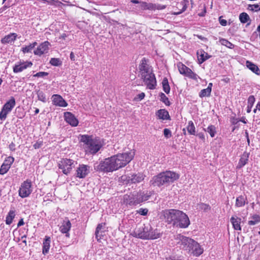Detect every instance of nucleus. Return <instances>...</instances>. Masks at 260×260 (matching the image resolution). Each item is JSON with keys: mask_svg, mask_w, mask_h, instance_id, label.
<instances>
[{"mask_svg": "<svg viewBox=\"0 0 260 260\" xmlns=\"http://www.w3.org/2000/svg\"><path fill=\"white\" fill-rule=\"evenodd\" d=\"M134 150H131L122 153H118L101 161L94 168L104 172H112L124 167L134 158Z\"/></svg>", "mask_w": 260, "mask_h": 260, "instance_id": "nucleus-1", "label": "nucleus"}, {"mask_svg": "<svg viewBox=\"0 0 260 260\" xmlns=\"http://www.w3.org/2000/svg\"><path fill=\"white\" fill-rule=\"evenodd\" d=\"M177 243L184 250L194 256H198L203 252V249L200 244L193 239L181 235L177 236Z\"/></svg>", "mask_w": 260, "mask_h": 260, "instance_id": "nucleus-2", "label": "nucleus"}, {"mask_svg": "<svg viewBox=\"0 0 260 260\" xmlns=\"http://www.w3.org/2000/svg\"><path fill=\"white\" fill-rule=\"evenodd\" d=\"M131 235L134 237L146 240L156 239L161 236L159 231L153 228L149 224L137 226Z\"/></svg>", "mask_w": 260, "mask_h": 260, "instance_id": "nucleus-3", "label": "nucleus"}, {"mask_svg": "<svg viewBox=\"0 0 260 260\" xmlns=\"http://www.w3.org/2000/svg\"><path fill=\"white\" fill-rule=\"evenodd\" d=\"M139 70L141 79H143L145 85L150 89H153L156 85V81L152 69L147 64L145 58L141 60L139 65Z\"/></svg>", "mask_w": 260, "mask_h": 260, "instance_id": "nucleus-4", "label": "nucleus"}, {"mask_svg": "<svg viewBox=\"0 0 260 260\" xmlns=\"http://www.w3.org/2000/svg\"><path fill=\"white\" fill-rule=\"evenodd\" d=\"M80 141L83 143V148L87 153H96L103 145L102 141L100 138L86 135L80 136Z\"/></svg>", "mask_w": 260, "mask_h": 260, "instance_id": "nucleus-5", "label": "nucleus"}, {"mask_svg": "<svg viewBox=\"0 0 260 260\" xmlns=\"http://www.w3.org/2000/svg\"><path fill=\"white\" fill-rule=\"evenodd\" d=\"M179 178V175L178 174L172 171H166L154 176L150 183L152 185L160 186L173 183Z\"/></svg>", "mask_w": 260, "mask_h": 260, "instance_id": "nucleus-6", "label": "nucleus"}, {"mask_svg": "<svg viewBox=\"0 0 260 260\" xmlns=\"http://www.w3.org/2000/svg\"><path fill=\"white\" fill-rule=\"evenodd\" d=\"M150 195L147 191H141L123 196V202L125 205H137L149 199Z\"/></svg>", "mask_w": 260, "mask_h": 260, "instance_id": "nucleus-7", "label": "nucleus"}, {"mask_svg": "<svg viewBox=\"0 0 260 260\" xmlns=\"http://www.w3.org/2000/svg\"><path fill=\"white\" fill-rule=\"evenodd\" d=\"M33 186L30 180L27 179L22 182L18 190V194L21 198L28 197L33 191Z\"/></svg>", "mask_w": 260, "mask_h": 260, "instance_id": "nucleus-8", "label": "nucleus"}, {"mask_svg": "<svg viewBox=\"0 0 260 260\" xmlns=\"http://www.w3.org/2000/svg\"><path fill=\"white\" fill-rule=\"evenodd\" d=\"M75 162L73 159L62 158L58 163L59 169L62 170L64 174L68 175L75 166Z\"/></svg>", "mask_w": 260, "mask_h": 260, "instance_id": "nucleus-9", "label": "nucleus"}, {"mask_svg": "<svg viewBox=\"0 0 260 260\" xmlns=\"http://www.w3.org/2000/svg\"><path fill=\"white\" fill-rule=\"evenodd\" d=\"M180 212V210H179L169 209L162 211L161 214L167 222L173 225L177 217L179 215Z\"/></svg>", "mask_w": 260, "mask_h": 260, "instance_id": "nucleus-10", "label": "nucleus"}, {"mask_svg": "<svg viewBox=\"0 0 260 260\" xmlns=\"http://www.w3.org/2000/svg\"><path fill=\"white\" fill-rule=\"evenodd\" d=\"M16 105L15 99L14 97H11L3 106L0 112V119L4 120L6 119L7 114L9 113Z\"/></svg>", "mask_w": 260, "mask_h": 260, "instance_id": "nucleus-11", "label": "nucleus"}, {"mask_svg": "<svg viewBox=\"0 0 260 260\" xmlns=\"http://www.w3.org/2000/svg\"><path fill=\"white\" fill-rule=\"evenodd\" d=\"M179 215L173 225L180 228H187L190 224V220L188 216L182 211H180Z\"/></svg>", "mask_w": 260, "mask_h": 260, "instance_id": "nucleus-12", "label": "nucleus"}, {"mask_svg": "<svg viewBox=\"0 0 260 260\" xmlns=\"http://www.w3.org/2000/svg\"><path fill=\"white\" fill-rule=\"evenodd\" d=\"M145 176L139 173L138 174H132L129 176L123 175L121 177V180L124 183H137L143 181Z\"/></svg>", "mask_w": 260, "mask_h": 260, "instance_id": "nucleus-13", "label": "nucleus"}, {"mask_svg": "<svg viewBox=\"0 0 260 260\" xmlns=\"http://www.w3.org/2000/svg\"><path fill=\"white\" fill-rule=\"evenodd\" d=\"M177 67L179 72L181 74L184 75V76L195 80H197L199 78L198 75L194 73L189 68L181 62H179L177 64Z\"/></svg>", "mask_w": 260, "mask_h": 260, "instance_id": "nucleus-14", "label": "nucleus"}, {"mask_svg": "<svg viewBox=\"0 0 260 260\" xmlns=\"http://www.w3.org/2000/svg\"><path fill=\"white\" fill-rule=\"evenodd\" d=\"M14 158L13 157L9 156L6 158L0 168V174L4 175L10 169L11 165L13 163Z\"/></svg>", "mask_w": 260, "mask_h": 260, "instance_id": "nucleus-15", "label": "nucleus"}, {"mask_svg": "<svg viewBox=\"0 0 260 260\" xmlns=\"http://www.w3.org/2000/svg\"><path fill=\"white\" fill-rule=\"evenodd\" d=\"M90 172V167L85 165H80L76 170V176L79 178H85Z\"/></svg>", "mask_w": 260, "mask_h": 260, "instance_id": "nucleus-16", "label": "nucleus"}, {"mask_svg": "<svg viewBox=\"0 0 260 260\" xmlns=\"http://www.w3.org/2000/svg\"><path fill=\"white\" fill-rule=\"evenodd\" d=\"M32 64L30 61H19L13 67V72L15 73L21 72L27 68L30 67Z\"/></svg>", "mask_w": 260, "mask_h": 260, "instance_id": "nucleus-17", "label": "nucleus"}, {"mask_svg": "<svg viewBox=\"0 0 260 260\" xmlns=\"http://www.w3.org/2000/svg\"><path fill=\"white\" fill-rule=\"evenodd\" d=\"M64 118L65 121L72 126H77L79 123L75 115L70 112L64 113Z\"/></svg>", "mask_w": 260, "mask_h": 260, "instance_id": "nucleus-18", "label": "nucleus"}, {"mask_svg": "<svg viewBox=\"0 0 260 260\" xmlns=\"http://www.w3.org/2000/svg\"><path fill=\"white\" fill-rule=\"evenodd\" d=\"M49 43L48 42H44L39 45L36 50L34 51V53L37 55H41L48 52L49 50Z\"/></svg>", "mask_w": 260, "mask_h": 260, "instance_id": "nucleus-19", "label": "nucleus"}, {"mask_svg": "<svg viewBox=\"0 0 260 260\" xmlns=\"http://www.w3.org/2000/svg\"><path fill=\"white\" fill-rule=\"evenodd\" d=\"M52 99L53 103L55 106L62 107H66L68 106L67 103L60 95L53 94L52 96Z\"/></svg>", "mask_w": 260, "mask_h": 260, "instance_id": "nucleus-20", "label": "nucleus"}, {"mask_svg": "<svg viewBox=\"0 0 260 260\" xmlns=\"http://www.w3.org/2000/svg\"><path fill=\"white\" fill-rule=\"evenodd\" d=\"M71 228V223L70 220L68 219H66L63 220L61 225L60 227V231L63 233L66 234L67 237H69V231L70 230Z\"/></svg>", "mask_w": 260, "mask_h": 260, "instance_id": "nucleus-21", "label": "nucleus"}, {"mask_svg": "<svg viewBox=\"0 0 260 260\" xmlns=\"http://www.w3.org/2000/svg\"><path fill=\"white\" fill-rule=\"evenodd\" d=\"M230 221L232 224L234 230L236 231H241V218L238 217L236 215H234L232 216L230 219Z\"/></svg>", "mask_w": 260, "mask_h": 260, "instance_id": "nucleus-22", "label": "nucleus"}, {"mask_svg": "<svg viewBox=\"0 0 260 260\" xmlns=\"http://www.w3.org/2000/svg\"><path fill=\"white\" fill-rule=\"evenodd\" d=\"M197 54L198 56V60L200 64L202 63L211 57V55H209L202 49L198 50Z\"/></svg>", "mask_w": 260, "mask_h": 260, "instance_id": "nucleus-23", "label": "nucleus"}, {"mask_svg": "<svg viewBox=\"0 0 260 260\" xmlns=\"http://www.w3.org/2000/svg\"><path fill=\"white\" fill-rule=\"evenodd\" d=\"M249 156V153L244 152L241 156V158L238 162V165L237 166V168H241L245 166L247 163Z\"/></svg>", "mask_w": 260, "mask_h": 260, "instance_id": "nucleus-24", "label": "nucleus"}, {"mask_svg": "<svg viewBox=\"0 0 260 260\" xmlns=\"http://www.w3.org/2000/svg\"><path fill=\"white\" fill-rule=\"evenodd\" d=\"M51 240L49 237L46 236L43 241V253L46 254L49 252Z\"/></svg>", "mask_w": 260, "mask_h": 260, "instance_id": "nucleus-25", "label": "nucleus"}, {"mask_svg": "<svg viewBox=\"0 0 260 260\" xmlns=\"http://www.w3.org/2000/svg\"><path fill=\"white\" fill-rule=\"evenodd\" d=\"M246 66L249 70H250L255 74L257 75H260V70L256 65L253 64L249 61H247L246 62Z\"/></svg>", "mask_w": 260, "mask_h": 260, "instance_id": "nucleus-26", "label": "nucleus"}, {"mask_svg": "<svg viewBox=\"0 0 260 260\" xmlns=\"http://www.w3.org/2000/svg\"><path fill=\"white\" fill-rule=\"evenodd\" d=\"M16 37L15 34H10L3 38L1 42L3 44L11 43L15 40Z\"/></svg>", "mask_w": 260, "mask_h": 260, "instance_id": "nucleus-27", "label": "nucleus"}, {"mask_svg": "<svg viewBox=\"0 0 260 260\" xmlns=\"http://www.w3.org/2000/svg\"><path fill=\"white\" fill-rule=\"evenodd\" d=\"M157 115L159 119L167 120L169 119V114L168 112L165 109H160L158 111Z\"/></svg>", "mask_w": 260, "mask_h": 260, "instance_id": "nucleus-28", "label": "nucleus"}, {"mask_svg": "<svg viewBox=\"0 0 260 260\" xmlns=\"http://www.w3.org/2000/svg\"><path fill=\"white\" fill-rule=\"evenodd\" d=\"M15 216V211L11 210L9 212L6 219V223L10 225L12 223L13 219Z\"/></svg>", "mask_w": 260, "mask_h": 260, "instance_id": "nucleus-29", "label": "nucleus"}, {"mask_svg": "<svg viewBox=\"0 0 260 260\" xmlns=\"http://www.w3.org/2000/svg\"><path fill=\"white\" fill-rule=\"evenodd\" d=\"M246 198L243 196H240L237 198L235 206L237 207H243L246 203Z\"/></svg>", "mask_w": 260, "mask_h": 260, "instance_id": "nucleus-30", "label": "nucleus"}, {"mask_svg": "<svg viewBox=\"0 0 260 260\" xmlns=\"http://www.w3.org/2000/svg\"><path fill=\"white\" fill-rule=\"evenodd\" d=\"M260 222V216L258 215H253L250 220L248 221V224L250 225H254Z\"/></svg>", "mask_w": 260, "mask_h": 260, "instance_id": "nucleus-31", "label": "nucleus"}, {"mask_svg": "<svg viewBox=\"0 0 260 260\" xmlns=\"http://www.w3.org/2000/svg\"><path fill=\"white\" fill-rule=\"evenodd\" d=\"M153 4L152 3H147L144 2H140V8L142 10H153Z\"/></svg>", "mask_w": 260, "mask_h": 260, "instance_id": "nucleus-32", "label": "nucleus"}, {"mask_svg": "<svg viewBox=\"0 0 260 260\" xmlns=\"http://www.w3.org/2000/svg\"><path fill=\"white\" fill-rule=\"evenodd\" d=\"M187 132L190 135H196V128L194 125V124L192 121H189L188 122V125L186 127Z\"/></svg>", "mask_w": 260, "mask_h": 260, "instance_id": "nucleus-33", "label": "nucleus"}, {"mask_svg": "<svg viewBox=\"0 0 260 260\" xmlns=\"http://www.w3.org/2000/svg\"><path fill=\"white\" fill-rule=\"evenodd\" d=\"M255 102V98L254 96L250 95L248 99V105L247 107V112L250 113L251 111V108Z\"/></svg>", "mask_w": 260, "mask_h": 260, "instance_id": "nucleus-34", "label": "nucleus"}, {"mask_svg": "<svg viewBox=\"0 0 260 260\" xmlns=\"http://www.w3.org/2000/svg\"><path fill=\"white\" fill-rule=\"evenodd\" d=\"M239 19L241 23H245L250 20V18L246 13L243 12L240 14Z\"/></svg>", "mask_w": 260, "mask_h": 260, "instance_id": "nucleus-35", "label": "nucleus"}, {"mask_svg": "<svg viewBox=\"0 0 260 260\" xmlns=\"http://www.w3.org/2000/svg\"><path fill=\"white\" fill-rule=\"evenodd\" d=\"M162 85L164 91L166 93H169L170 91V87L167 78H164L162 81Z\"/></svg>", "mask_w": 260, "mask_h": 260, "instance_id": "nucleus-36", "label": "nucleus"}, {"mask_svg": "<svg viewBox=\"0 0 260 260\" xmlns=\"http://www.w3.org/2000/svg\"><path fill=\"white\" fill-rule=\"evenodd\" d=\"M205 131H207L211 137H214L216 133V127L212 125H209L206 129H205Z\"/></svg>", "mask_w": 260, "mask_h": 260, "instance_id": "nucleus-37", "label": "nucleus"}, {"mask_svg": "<svg viewBox=\"0 0 260 260\" xmlns=\"http://www.w3.org/2000/svg\"><path fill=\"white\" fill-rule=\"evenodd\" d=\"M219 42L222 45L225 46L229 48L232 49L234 47V45L232 43L225 39H220Z\"/></svg>", "mask_w": 260, "mask_h": 260, "instance_id": "nucleus-38", "label": "nucleus"}, {"mask_svg": "<svg viewBox=\"0 0 260 260\" xmlns=\"http://www.w3.org/2000/svg\"><path fill=\"white\" fill-rule=\"evenodd\" d=\"M50 63L53 66H60L62 64V61L59 58H51L50 60Z\"/></svg>", "mask_w": 260, "mask_h": 260, "instance_id": "nucleus-39", "label": "nucleus"}, {"mask_svg": "<svg viewBox=\"0 0 260 260\" xmlns=\"http://www.w3.org/2000/svg\"><path fill=\"white\" fill-rule=\"evenodd\" d=\"M211 92V91L207 88L203 89L200 91L199 96L200 98L209 96L210 95Z\"/></svg>", "mask_w": 260, "mask_h": 260, "instance_id": "nucleus-40", "label": "nucleus"}, {"mask_svg": "<svg viewBox=\"0 0 260 260\" xmlns=\"http://www.w3.org/2000/svg\"><path fill=\"white\" fill-rule=\"evenodd\" d=\"M248 9L252 11L257 12L260 10V5L258 4L249 5Z\"/></svg>", "mask_w": 260, "mask_h": 260, "instance_id": "nucleus-41", "label": "nucleus"}, {"mask_svg": "<svg viewBox=\"0 0 260 260\" xmlns=\"http://www.w3.org/2000/svg\"><path fill=\"white\" fill-rule=\"evenodd\" d=\"M36 44L37 43L35 42L32 44L26 46L25 47L22 48V50L24 53H28L30 52L33 48L35 47Z\"/></svg>", "mask_w": 260, "mask_h": 260, "instance_id": "nucleus-42", "label": "nucleus"}, {"mask_svg": "<svg viewBox=\"0 0 260 260\" xmlns=\"http://www.w3.org/2000/svg\"><path fill=\"white\" fill-rule=\"evenodd\" d=\"M160 98L161 101L164 103L166 105H170V101H169L168 98L164 93H161L160 94Z\"/></svg>", "mask_w": 260, "mask_h": 260, "instance_id": "nucleus-43", "label": "nucleus"}, {"mask_svg": "<svg viewBox=\"0 0 260 260\" xmlns=\"http://www.w3.org/2000/svg\"><path fill=\"white\" fill-rule=\"evenodd\" d=\"M38 98L39 100L45 103L46 101L45 94L42 91H39L38 93Z\"/></svg>", "mask_w": 260, "mask_h": 260, "instance_id": "nucleus-44", "label": "nucleus"}, {"mask_svg": "<svg viewBox=\"0 0 260 260\" xmlns=\"http://www.w3.org/2000/svg\"><path fill=\"white\" fill-rule=\"evenodd\" d=\"M104 225H103L102 224H99L98 226L96 228V231H95V235L97 238H98L99 237H100L102 234H101V230L102 229L103 226Z\"/></svg>", "mask_w": 260, "mask_h": 260, "instance_id": "nucleus-45", "label": "nucleus"}, {"mask_svg": "<svg viewBox=\"0 0 260 260\" xmlns=\"http://www.w3.org/2000/svg\"><path fill=\"white\" fill-rule=\"evenodd\" d=\"M145 96V93L144 92H141L137 95L134 98V100L136 101H140L143 100Z\"/></svg>", "mask_w": 260, "mask_h": 260, "instance_id": "nucleus-46", "label": "nucleus"}, {"mask_svg": "<svg viewBox=\"0 0 260 260\" xmlns=\"http://www.w3.org/2000/svg\"><path fill=\"white\" fill-rule=\"evenodd\" d=\"M48 75V73L47 72H40L34 75L33 76L36 77H43L44 76H47Z\"/></svg>", "mask_w": 260, "mask_h": 260, "instance_id": "nucleus-47", "label": "nucleus"}, {"mask_svg": "<svg viewBox=\"0 0 260 260\" xmlns=\"http://www.w3.org/2000/svg\"><path fill=\"white\" fill-rule=\"evenodd\" d=\"M164 134L167 138H170L172 136L171 132L168 128H165L164 130Z\"/></svg>", "mask_w": 260, "mask_h": 260, "instance_id": "nucleus-48", "label": "nucleus"}, {"mask_svg": "<svg viewBox=\"0 0 260 260\" xmlns=\"http://www.w3.org/2000/svg\"><path fill=\"white\" fill-rule=\"evenodd\" d=\"M153 6H154V7H153V10H155V9L162 10V9H164L166 8L165 5H162L160 4H153Z\"/></svg>", "mask_w": 260, "mask_h": 260, "instance_id": "nucleus-49", "label": "nucleus"}, {"mask_svg": "<svg viewBox=\"0 0 260 260\" xmlns=\"http://www.w3.org/2000/svg\"><path fill=\"white\" fill-rule=\"evenodd\" d=\"M200 208L205 211H207L210 210V207L209 205L206 204H202L200 206Z\"/></svg>", "mask_w": 260, "mask_h": 260, "instance_id": "nucleus-50", "label": "nucleus"}, {"mask_svg": "<svg viewBox=\"0 0 260 260\" xmlns=\"http://www.w3.org/2000/svg\"><path fill=\"white\" fill-rule=\"evenodd\" d=\"M148 209H143V208H140L138 211V213H139L140 214L142 215H146L148 213Z\"/></svg>", "mask_w": 260, "mask_h": 260, "instance_id": "nucleus-51", "label": "nucleus"}, {"mask_svg": "<svg viewBox=\"0 0 260 260\" xmlns=\"http://www.w3.org/2000/svg\"><path fill=\"white\" fill-rule=\"evenodd\" d=\"M219 21L220 24L222 26H226L227 25V21L225 19H224L222 16L219 17Z\"/></svg>", "mask_w": 260, "mask_h": 260, "instance_id": "nucleus-52", "label": "nucleus"}, {"mask_svg": "<svg viewBox=\"0 0 260 260\" xmlns=\"http://www.w3.org/2000/svg\"><path fill=\"white\" fill-rule=\"evenodd\" d=\"M9 148L12 151H14L15 149V145L13 143H11L9 145Z\"/></svg>", "mask_w": 260, "mask_h": 260, "instance_id": "nucleus-53", "label": "nucleus"}, {"mask_svg": "<svg viewBox=\"0 0 260 260\" xmlns=\"http://www.w3.org/2000/svg\"><path fill=\"white\" fill-rule=\"evenodd\" d=\"M197 136H198V137H199L200 139H202V140H205V136H204V134H203V133H199V134L197 135Z\"/></svg>", "mask_w": 260, "mask_h": 260, "instance_id": "nucleus-54", "label": "nucleus"}, {"mask_svg": "<svg viewBox=\"0 0 260 260\" xmlns=\"http://www.w3.org/2000/svg\"><path fill=\"white\" fill-rule=\"evenodd\" d=\"M41 143L40 142H37L36 143H35L34 145V147L35 148V149H37V148H39L41 145Z\"/></svg>", "mask_w": 260, "mask_h": 260, "instance_id": "nucleus-55", "label": "nucleus"}, {"mask_svg": "<svg viewBox=\"0 0 260 260\" xmlns=\"http://www.w3.org/2000/svg\"><path fill=\"white\" fill-rule=\"evenodd\" d=\"M24 224V221L23 219H21L18 223L17 226L19 227Z\"/></svg>", "mask_w": 260, "mask_h": 260, "instance_id": "nucleus-56", "label": "nucleus"}, {"mask_svg": "<svg viewBox=\"0 0 260 260\" xmlns=\"http://www.w3.org/2000/svg\"><path fill=\"white\" fill-rule=\"evenodd\" d=\"M70 58L73 61L75 60V55H74L73 52H72L70 54Z\"/></svg>", "mask_w": 260, "mask_h": 260, "instance_id": "nucleus-57", "label": "nucleus"}, {"mask_svg": "<svg viewBox=\"0 0 260 260\" xmlns=\"http://www.w3.org/2000/svg\"><path fill=\"white\" fill-rule=\"evenodd\" d=\"M212 83H210L208 84V86L207 88L209 89V90L211 91V90H212Z\"/></svg>", "mask_w": 260, "mask_h": 260, "instance_id": "nucleus-58", "label": "nucleus"}, {"mask_svg": "<svg viewBox=\"0 0 260 260\" xmlns=\"http://www.w3.org/2000/svg\"><path fill=\"white\" fill-rule=\"evenodd\" d=\"M256 108L258 111H260V101L257 104Z\"/></svg>", "mask_w": 260, "mask_h": 260, "instance_id": "nucleus-59", "label": "nucleus"}, {"mask_svg": "<svg viewBox=\"0 0 260 260\" xmlns=\"http://www.w3.org/2000/svg\"><path fill=\"white\" fill-rule=\"evenodd\" d=\"M132 2L133 3H135V4H138V3H140V2H139L137 0H132Z\"/></svg>", "mask_w": 260, "mask_h": 260, "instance_id": "nucleus-60", "label": "nucleus"}, {"mask_svg": "<svg viewBox=\"0 0 260 260\" xmlns=\"http://www.w3.org/2000/svg\"><path fill=\"white\" fill-rule=\"evenodd\" d=\"M39 112V109L37 108L35 110V114H38Z\"/></svg>", "mask_w": 260, "mask_h": 260, "instance_id": "nucleus-61", "label": "nucleus"}, {"mask_svg": "<svg viewBox=\"0 0 260 260\" xmlns=\"http://www.w3.org/2000/svg\"><path fill=\"white\" fill-rule=\"evenodd\" d=\"M256 110H258V109H257V108L256 107V108H255V109H254L253 110V112H254V113H255L256 112Z\"/></svg>", "mask_w": 260, "mask_h": 260, "instance_id": "nucleus-62", "label": "nucleus"}, {"mask_svg": "<svg viewBox=\"0 0 260 260\" xmlns=\"http://www.w3.org/2000/svg\"><path fill=\"white\" fill-rule=\"evenodd\" d=\"M229 80H230V79H229V78H226V79H225L224 80V81H225V82H229Z\"/></svg>", "mask_w": 260, "mask_h": 260, "instance_id": "nucleus-63", "label": "nucleus"}, {"mask_svg": "<svg viewBox=\"0 0 260 260\" xmlns=\"http://www.w3.org/2000/svg\"><path fill=\"white\" fill-rule=\"evenodd\" d=\"M240 121H242V122L244 123H246V122L244 120H241Z\"/></svg>", "mask_w": 260, "mask_h": 260, "instance_id": "nucleus-64", "label": "nucleus"}]
</instances>
